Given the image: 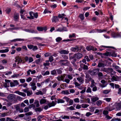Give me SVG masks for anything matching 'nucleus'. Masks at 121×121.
Listing matches in <instances>:
<instances>
[{
	"label": "nucleus",
	"instance_id": "1",
	"mask_svg": "<svg viewBox=\"0 0 121 121\" xmlns=\"http://www.w3.org/2000/svg\"><path fill=\"white\" fill-rule=\"evenodd\" d=\"M56 104V102L54 101H52L51 103H48V104L47 105H46L44 106V109L45 110H47L48 108H50L52 106H54Z\"/></svg>",
	"mask_w": 121,
	"mask_h": 121
},
{
	"label": "nucleus",
	"instance_id": "2",
	"mask_svg": "<svg viewBox=\"0 0 121 121\" xmlns=\"http://www.w3.org/2000/svg\"><path fill=\"white\" fill-rule=\"evenodd\" d=\"M99 69H93L91 71L90 73L91 75H94L96 74L99 72Z\"/></svg>",
	"mask_w": 121,
	"mask_h": 121
},
{
	"label": "nucleus",
	"instance_id": "3",
	"mask_svg": "<svg viewBox=\"0 0 121 121\" xmlns=\"http://www.w3.org/2000/svg\"><path fill=\"white\" fill-rule=\"evenodd\" d=\"M10 86L11 87H13L17 86L19 85V82L17 80H14L13 82H10Z\"/></svg>",
	"mask_w": 121,
	"mask_h": 121
},
{
	"label": "nucleus",
	"instance_id": "4",
	"mask_svg": "<svg viewBox=\"0 0 121 121\" xmlns=\"http://www.w3.org/2000/svg\"><path fill=\"white\" fill-rule=\"evenodd\" d=\"M57 31L64 32L68 31V30L65 27H63L62 28H59L56 30Z\"/></svg>",
	"mask_w": 121,
	"mask_h": 121
},
{
	"label": "nucleus",
	"instance_id": "5",
	"mask_svg": "<svg viewBox=\"0 0 121 121\" xmlns=\"http://www.w3.org/2000/svg\"><path fill=\"white\" fill-rule=\"evenodd\" d=\"M112 36L114 38L121 37V35L118 33L112 32Z\"/></svg>",
	"mask_w": 121,
	"mask_h": 121
},
{
	"label": "nucleus",
	"instance_id": "6",
	"mask_svg": "<svg viewBox=\"0 0 121 121\" xmlns=\"http://www.w3.org/2000/svg\"><path fill=\"white\" fill-rule=\"evenodd\" d=\"M114 106L118 110H120L121 108V102L120 103H116L114 104Z\"/></svg>",
	"mask_w": 121,
	"mask_h": 121
},
{
	"label": "nucleus",
	"instance_id": "7",
	"mask_svg": "<svg viewBox=\"0 0 121 121\" xmlns=\"http://www.w3.org/2000/svg\"><path fill=\"white\" fill-rule=\"evenodd\" d=\"M65 77V75H61L60 76H59L56 78L57 79V80L58 81H62L64 82V78Z\"/></svg>",
	"mask_w": 121,
	"mask_h": 121
},
{
	"label": "nucleus",
	"instance_id": "8",
	"mask_svg": "<svg viewBox=\"0 0 121 121\" xmlns=\"http://www.w3.org/2000/svg\"><path fill=\"white\" fill-rule=\"evenodd\" d=\"M30 86H31V88L33 90H35L36 88V83L33 82H31L30 83Z\"/></svg>",
	"mask_w": 121,
	"mask_h": 121
},
{
	"label": "nucleus",
	"instance_id": "9",
	"mask_svg": "<svg viewBox=\"0 0 121 121\" xmlns=\"http://www.w3.org/2000/svg\"><path fill=\"white\" fill-rule=\"evenodd\" d=\"M60 62L61 65H66L69 62V61L67 60H61Z\"/></svg>",
	"mask_w": 121,
	"mask_h": 121
},
{
	"label": "nucleus",
	"instance_id": "10",
	"mask_svg": "<svg viewBox=\"0 0 121 121\" xmlns=\"http://www.w3.org/2000/svg\"><path fill=\"white\" fill-rule=\"evenodd\" d=\"M82 55L81 53H77L74 54V58H76L77 59H79L82 57Z\"/></svg>",
	"mask_w": 121,
	"mask_h": 121
},
{
	"label": "nucleus",
	"instance_id": "11",
	"mask_svg": "<svg viewBox=\"0 0 121 121\" xmlns=\"http://www.w3.org/2000/svg\"><path fill=\"white\" fill-rule=\"evenodd\" d=\"M8 98L9 100L12 101L15 99V95L13 94H10L8 96Z\"/></svg>",
	"mask_w": 121,
	"mask_h": 121
},
{
	"label": "nucleus",
	"instance_id": "12",
	"mask_svg": "<svg viewBox=\"0 0 121 121\" xmlns=\"http://www.w3.org/2000/svg\"><path fill=\"white\" fill-rule=\"evenodd\" d=\"M37 29L39 31H41L43 30L45 31H46L47 30V28L46 27H38L37 28Z\"/></svg>",
	"mask_w": 121,
	"mask_h": 121
},
{
	"label": "nucleus",
	"instance_id": "13",
	"mask_svg": "<svg viewBox=\"0 0 121 121\" xmlns=\"http://www.w3.org/2000/svg\"><path fill=\"white\" fill-rule=\"evenodd\" d=\"M79 48L77 46H76L71 48V50L73 52H76L78 51Z\"/></svg>",
	"mask_w": 121,
	"mask_h": 121
},
{
	"label": "nucleus",
	"instance_id": "14",
	"mask_svg": "<svg viewBox=\"0 0 121 121\" xmlns=\"http://www.w3.org/2000/svg\"><path fill=\"white\" fill-rule=\"evenodd\" d=\"M77 80L79 82L80 85L83 83L84 82V80L81 77L77 78Z\"/></svg>",
	"mask_w": 121,
	"mask_h": 121
},
{
	"label": "nucleus",
	"instance_id": "15",
	"mask_svg": "<svg viewBox=\"0 0 121 121\" xmlns=\"http://www.w3.org/2000/svg\"><path fill=\"white\" fill-rule=\"evenodd\" d=\"M15 93L23 97H25L26 96V95L25 93L18 91H15Z\"/></svg>",
	"mask_w": 121,
	"mask_h": 121
},
{
	"label": "nucleus",
	"instance_id": "16",
	"mask_svg": "<svg viewBox=\"0 0 121 121\" xmlns=\"http://www.w3.org/2000/svg\"><path fill=\"white\" fill-rule=\"evenodd\" d=\"M19 15L18 13H15L13 17V19L15 21H17L18 19Z\"/></svg>",
	"mask_w": 121,
	"mask_h": 121
},
{
	"label": "nucleus",
	"instance_id": "17",
	"mask_svg": "<svg viewBox=\"0 0 121 121\" xmlns=\"http://www.w3.org/2000/svg\"><path fill=\"white\" fill-rule=\"evenodd\" d=\"M119 78L117 76H113L111 78V80L112 81H118L119 80Z\"/></svg>",
	"mask_w": 121,
	"mask_h": 121
},
{
	"label": "nucleus",
	"instance_id": "18",
	"mask_svg": "<svg viewBox=\"0 0 121 121\" xmlns=\"http://www.w3.org/2000/svg\"><path fill=\"white\" fill-rule=\"evenodd\" d=\"M91 101L93 102H95L99 99V98L97 97L93 96L91 98Z\"/></svg>",
	"mask_w": 121,
	"mask_h": 121
},
{
	"label": "nucleus",
	"instance_id": "19",
	"mask_svg": "<svg viewBox=\"0 0 121 121\" xmlns=\"http://www.w3.org/2000/svg\"><path fill=\"white\" fill-rule=\"evenodd\" d=\"M59 53L61 54H67L69 53V52L65 50H62L60 51Z\"/></svg>",
	"mask_w": 121,
	"mask_h": 121
},
{
	"label": "nucleus",
	"instance_id": "20",
	"mask_svg": "<svg viewBox=\"0 0 121 121\" xmlns=\"http://www.w3.org/2000/svg\"><path fill=\"white\" fill-rule=\"evenodd\" d=\"M58 21V17L57 16L54 17L52 20V22H56Z\"/></svg>",
	"mask_w": 121,
	"mask_h": 121
},
{
	"label": "nucleus",
	"instance_id": "21",
	"mask_svg": "<svg viewBox=\"0 0 121 121\" xmlns=\"http://www.w3.org/2000/svg\"><path fill=\"white\" fill-rule=\"evenodd\" d=\"M113 71V69L112 68H107L106 73L109 74L112 72Z\"/></svg>",
	"mask_w": 121,
	"mask_h": 121
},
{
	"label": "nucleus",
	"instance_id": "22",
	"mask_svg": "<svg viewBox=\"0 0 121 121\" xmlns=\"http://www.w3.org/2000/svg\"><path fill=\"white\" fill-rule=\"evenodd\" d=\"M24 30L26 32L29 33H35V31L34 30L32 29L30 30L28 29H25Z\"/></svg>",
	"mask_w": 121,
	"mask_h": 121
},
{
	"label": "nucleus",
	"instance_id": "23",
	"mask_svg": "<svg viewBox=\"0 0 121 121\" xmlns=\"http://www.w3.org/2000/svg\"><path fill=\"white\" fill-rule=\"evenodd\" d=\"M24 39H15L11 41V42H16L21 41H24Z\"/></svg>",
	"mask_w": 121,
	"mask_h": 121
},
{
	"label": "nucleus",
	"instance_id": "24",
	"mask_svg": "<svg viewBox=\"0 0 121 121\" xmlns=\"http://www.w3.org/2000/svg\"><path fill=\"white\" fill-rule=\"evenodd\" d=\"M61 93L62 94H64L65 95H68L70 94L68 90L63 91L61 92Z\"/></svg>",
	"mask_w": 121,
	"mask_h": 121
},
{
	"label": "nucleus",
	"instance_id": "25",
	"mask_svg": "<svg viewBox=\"0 0 121 121\" xmlns=\"http://www.w3.org/2000/svg\"><path fill=\"white\" fill-rule=\"evenodd\" d=\"M51 74L52 75H57V72L56 69H54L51 71Z\"/></svg>",
	"mask_w": 121,
	"mask_h": 121
},
{
	"label": "nucleus",
	"instance_id": "26",
	"mask_svg": "<svg viewBox=\"0 0 121 121\" xmlns=\"http://www.w3.org/2000/svg\"><path fill=\"white\" fill-rule=\"evenodd\" d=\"M113 109L112 108L110 107H107L105 108V110L108 111H111Z\"/></svg>",
	"mask_w": 121,
	"mask_h": 121
},
{
	"label": "nucleus",
	"instance_id": "27",
	"mask_svg": "<svg viewBox=\"0 0 121 121\" xmlns=\"http://www.w3.org/2000/svg\"><path fill=\"white\" fill-rule=\"evenodd\" d=\"M34 104L35 106H36V107H39V101L37 100H35L34 102Z\"/></svg>",
	"mask_w": 121,
	"mask_h": 121
},
{
	"label": "nucleus",
	"instance_id": "28",
	"mask_svg": "<svg viewBox=\"0 0 121 121\" xmlns=\"http://www.w3.org/2000/svg\"><path fill=\"white\" fill-rule=\"evenodd\" d=\"M15 59L17 60V62H22V60L21 58L19 56H17L15 57Z\"/></svg>",
	"mask_w": 121,
	"mask_h": 121
},
{
	"label": "nucleus",
	"instance_id": "29",
	"mask_svg": "<svg viewBox=\"0 0 121 121\" xmlns=\"http://www.w3.org/2000/svg\"><path fill=\"white\" fill-rule=\"evenodd\" d=\"M50 73L49 72L47 71L44 72H43L42 73V74L43 76L47 75H49Z\"/></svg>",
	"mask_w": 121,
	"mask_h": 121
},
{
	"label": "nucleus",
	"instance_id": "30",
	"mask_svg": "<svg viewBox=\"0 0 121 121\" xmlns=\"http://www.w3.org/2000/svg\"><path fill=\"white\" fill-rule=\"evenodd\" d=\"M73 80L74 81V83L75 86L78 87L80 86V84L78 83V82H76V80L75 78H74Z\"/></svg>",
	"mask_w": 121,
	"mask_h": 121
},
{
	"label": "nucleus",
	"instance_id": "31",
	"mask_svg": "<svg viewBox=\"0 0 121 121\" xmlns=\"http://www.w3.org/2000/svg\"><path fill=\"white\" fill-rule=\"evenodd\" d=\"M46 100L45 99H41L40 101V104H42L46 103Z\"/></svg>",
	"mask_w": 121,
	"mask_h": 121
},
{
	"label": "nucleus",
	"instance_id": "32",
	"mask_svg": "<svg viewBox=\"0 0 121 121\" xmlns=\"http://www.w3.org/2000/svg\"><path fill=\"white\" fill-rule=\"evenodd\" d=\"M65 102V100L61 99H57V103H64Z\"/></svg>",
	"mask_w": 121,
	"mask_h": 121
},
{
	"label": "nucleus",
	"instance_id": "33",
	"mask_svg": "<svg viewBox=\"0 0 121 121\" xmlns=\"http://www.w3.org/2000/svg\"><path fill=\"white\" fill-rule=\"evenodd\" d=\"M9 51V50L8 49H5L4 50H0V53H3L7 52Z\"/></svg>",
	"mask_w": 121,
	"mask_h": 121
},
{
	"label": "nucleus",
	"instance_id": "34",
	"mask_svg": "<svg viewBox=\"0 0 121 121\" xmlns=\"http://www.w3.org/2000/svg\"><path fill=\"white\" fill-rule=\"evenodd\" d=\"M104 64L102 63H99L98 65V66L99 68L104 67Z\"/></svg>",
	"mask_w": 121,
	"mask_h": 121
},
{
	"label": "nucleus",
	"instance_id": "35",
	"mask_svg": "<svg viewBox=\"0 0 121 121\" xmlns=\"http://www.w3.org/2000/svg\"><path fill=\"white\" fill-rule=\"evenodd\" d=\"M93 48V47L92 46H87L86 48V49L88 51L92 50Z\"/></svg>",
	"mask_w": 121,
	"mask_h": 121
},
{
	"label": "nucleus",
	"instance_id": "36",
	"mask_svg": "<svg viewBox=\"0 0 121 121\" xmlns=\"http://www.w3.org/2000/svg\"><path fill=\"white\" fill-rule=\"evenodd\" d=\"M111 91L110 90H104L102 92L103 93L105 94H107L109 93Z\"/></svg>",
	"mask_w": 121,
	"mask_h": 121
},
{
	"label": "nucleus",
	"instance_id": "37",
	"mask_svg": "<svg viewBox=\"0 0 121 121\" xmlns=\"http://www.w3.org/2000/svg\"><path fill=\"white\" fill-rule=\"evenodd\" d=\"M12 72L11 71H8L4 73V74L6 75H9L11 74L12 73Z\"/></svg>",
	"mask_w": 121,
	"mask_h": 121
},
{
	"label": "nucleus",
	"instance_id": "38",
	"mask_svg": "<svg viewBox=\"0 0 121 121\" xmlns=\"http://www.w3.org/2000/svg\"><path fill=\"white\" fill-rule=\"evenodd\" d=\"M110 54L112 56L116 57L117 56V54L115 52H111Z\"/></svg>",
	"mask_w": 121,
	"mask_h": 121
},
{
	"label": "nucleus",
	"instance_id": "39",
	"mask_svg": "<svg viewBox=\"0 0 121 121\" xmlns=\"http://www.w3.org/2000/svg\"><path fill=\"white\" fill-rule=\"evenodd\" d=\"M35 94L37 95H42L43 94V93L41 91H39L36 92Z\"/></svg>",
	"mask_w": 121,
	"mask_h": 121
},
{
	"label": "nucleus",
	"instance_id": "40",
	"mask_svg": "<svg viewBox=\"0 0 121 121\" xmlns=\"http://www.w3.org/2000/svg\"><path fill=\"white\" fill-rule=\"evenodd\" d=\"M86 91L87 93H91L92 92L91 89L90 87H88L87 88Z\"/></svg>",
	"mask_w": 121,
	"mask_h": 121
},
{
	"label": "nucleus",
	"instance_id": "41",
	"mask_svg": "<svg viewBox=\"0 0 121 121\" xmlns=\"http://www.w3.org/2000/svg\"><path fill=\"white\" fill-rule=\"evenodd\" d=\"M16 110L20 112H23V110L22 109H20L19 107H17L16 108Z\"/></svg>",
	"mask_w": 121,
	"mask_h": 121
},
{
	"label": "nucleus",
	"instance_id": "42",
	"mask_svg": "<svg viewBox=\"0 0 121 121\" xmlns=\"http://www.w3.org/2000/svg\"><path fill=\"white\" fill-rule=\"evenodd\" d=\"M50 79L49 78H48L46 79L45 81H44L45 83L47 84L48 83L50 82Z\"/></svg>",
	"mask_w": 121,
	"mask_h": 121
},
{
	"label": "nucleus",
	"instance_id": "43",
	"mask_svg": "<svg viewBox=\"0 0 121 121\" xmlns=\"http://www.w3.org/2000/svg\"><path fill=\"white\" fill-rule=\"evenodd\" d=\"M96 103L97 106H99L101 105L102 104V102L101 100H99L97 101Z\"/></svg>",
	"mask_w": 121,
	"mask_h": 121
},
{
	"label": "nucleus",
	"instance_id": "44",
	"mask_svg": "<svg viewBox=\"0 0 121 121\" xmlns=\"http://www.w3.org/2000/svg\"><path fill=\"white\" fill-rule=\"evenodd\" d=\"M67 109L68 110V109H69L70 110H74L75 109L74 108V107L72 106H71L70 107H67Z\"/></svg>",
	"mask_w": 121,
	"mask_h": 121
},
{
	"label": "nucleus",
	"instance_id": "45",
	"mask_svg": "<svg viewBox=\"0 0 121 121\" xmlns=\"http://www.w3.org/2000/svg\"><path fill=\"white\" fill-rule=\"evenodd\" d=\"M29 111V109L28 107H26L24 109V111L25 112H27Z\"/></svg>",
	"mask_w": 121,
	"mask_h": 121
},
{
	"label": "nucleus",
	"instance_id": "46",
	"mask_svg": "<svg viewBox=\"0 0 121 121\" xmlns=\"http://www.w3.org/2000/svg\"><path fill=\"white\" fill-rule=\"evenodd\" d=\"M89 106V105L85 104H82L81 105L82 107L84 108H86Z\"/></svg>",
	"mask_w": 121,
	"mask_h": 121
},
{
	"label": "nucleus",
	"instance_id": "47",
	"mask_svg": "<svg viewBox=\"0 0 121 121\" xmlns=\"http://www.w3.org/2000/svg\"><path fill=\"white\" fill-rule=\"evenodd\" d=\"M56 72L58 74H61L62 73V71L60 69H56Z\"/></svg>",
	"mask_w": 121,
	"mask_h": 121
},
{
	"label": "nucleus",
	"instance_id": "48",
	"mask_svg": "<svg viewBox=\"0 0 121 121\" xmlns=\"http://www.w3.org/2000/svg\"><path fill=\"white\" fill-rule=\"evenodd\" d=\"M99 47L101 48L102 49H103V50H104L106 48H108L109 47H108L104 46H100Z\"/></svg>",
	"mask_w": 121,
	"mask_h": 121
},
{
	"label": "nucleus",
	"instance_id": "49",
	"mask_svg": "<svg viewBox=\"0 0 121 121\" xmlns=\"http://www.w3.org/2000/svg\"><path fill=\"white\" fill-rule=\"evenodd\" d=\"M43 116H39L37 117V119L38 120V121H41V119H42Z\"/></svg>",
	"mask_w": 121,
	"mask_h": 121
},
{
	"label": "nucleus",
	"instance_id": "50",
	"mask_svg": "<svg viewBox=\"0 0 121 121\" xmlns=\"http://www.w3.org/2000/svg\"><path fill=\"white\" fill-rule=\"evenodd\" d=\"M33 114L32 112L31 111L29 112H28L25 113V115L26 116H30Z\"/></svg>",
	"mask_w": 121,
	"mask_h": 121
},
{
	"label": "nucleus",
	"instance_id": "51",
	"mask_svg": "<svg viewBox=\"0 0 121 121\" xmlns=\"http://www.w3.org/2000/svg\"><path fill=\"white\" fill-rule=\"evenodd\" d=\"M95 108V107H91L90 108V111L91 112H93L94 111Z\"/></svg>",
	"mask_w": 121,
	"mask_h": 121
},
{
	"label": "nucleus",
	"instance_id": "52",
	"mask_svg": "<svg viewBox=\"0 0 121 121\" xmlns=\"http://www.w3.org/2000/svg\"><path fill=\"white\" fill-rule=\"evenodd\" d=\"M58 85V83L57 82L55 83L52 86V87L54 88L56 87Z\"/></svg>",
	"mask_w": 121,
	"mask_h": 121
},
{
	"label": "nucleus",
	"instance_id": "53",
	"mask_svg": "<svg viewBox=\"0 0 121 121\" xmlns=\"http://www.w3.org/2000/svg\"><path fill=\"white\" fill-rule=\"evenodd\" d=\"M103 114L104 115H107L108 113V111L107 110H106L105 109L103 111Z\"/></svg>",
	"mask_w": 121,
	"mask_h": 121
},
{
	"label": "nucleus",
	"instance_id": "54",
	"mask_svg": "<svg viewBox=\"0 0 121 121\" xmlns=\"http://www.w3.org/2000/svg\"><path fill=\"white\" fill-rule=\"evenodd\" d=\"M79 17L82 20H83L84 18V17L83 14H81L80 15Z\"/></svg>",
	"mask_w": 121,
	"mask_h": 121
},
{
	"label": "nucleus",
	"instance_id": "55",
	"mask_svg": "<svg viewBox=\"0 0 121 121\" xmlns=\"http://www.w3.org/2000/svg\"><path fill=\"white\" fill-rule=\"evenodd\" d=\"M19 76H20L19 74H14L13 75H12L11 77L13 78H14L15 77H17Z\"/></svg>",
	"mask_w": 121,
	"mask_h": 121
},
{
	"label": "nucleus",
	"instance_id": "56",
	"mask_svg": "<svg viewBox=\"0 0 121 121\" xmlns=\"http://www.w3.org/2000/svg\"><path fill=\"white\" fill-rule=\"evenodd\" d=\"M61 56L63 57V58L64 59H67L68 58V57L66 55H62Z\"/></svg>",
	"mask_w": 121,
	"mask_h": 121
},
{
	"label": "nucleus",
	"instance_id": "57",
	"mask_svg": "<svg viewBox=\"0 0 121 121\" xmlns=\"http://www.w3.org/2000/svg\"><path fill=\"white\" fill-rule=\"evenodd\" d=\"M57 6V5L56 4H54L53 5H51L50 6V7L51 8L53 9L56 8Z\"/></svg>",
	"mask_w": 121,
	"mask_h": 121
},
{
	"label": "nucleus",
	"instance_id": "58",
	"mask_svg": "<svg viewBox=\"0 0 121 121\" xmlns=\"http://www.w3.org/2000/svg\"><path fill=\"white\" fill-rule=\"evenodd\" d=\"M28 48L30 49L33 48V45H28L27 46Z\"/></svg>",
	"mask_w": 121,
	"mask_h": 121
},
{
	"label": "nucleus",
	"instance_id": "59",
	"mask_svg": "<svg viewBox=\"0 0 121 121\" xmlns=\"http://www.w3.org/2000/svg\"><path fill=\"white\" fill-rule=\"evenodd\" d=\"M62 38L60 37H58L56 39V40L57 42H59L62 40Z\"/></svg>",
	"mask_w": 121,
	"mask_h": 121
},
{
	"label": "nucleus",
	"instance_id": "60",
	"mask_svg": "<svg viewBox=\"0 0 121 121\" xmlns=\"http://www.w3.org/2000/svg\"><path fill=\"white\" fill-rule=\"evenodd\" d=\"M63 99H65L67 102H69V98L66 96L64 97L63 98Z\"/></svg>",
	"mask_w": 121,
	"mask_h": 121
},
{
	"label": "nucleus",
	"instance_id": "61",
	"mask_svg": "<svg viewBox=\"0 0 121 121\" xmlns=\"http://www.w3.org/2000/svg\"><path fill=\"white\" fill-rule=\"evenodd\" d=\"M69 105H72L73 103V100L70 99V100L69 102Z\"/></svg>",
	"mask_w": 121,
	"mask_h": 121
},
{
	"label": "nucleus",
	"instance_id": "62",
	"mask_svg": "<svg viewBox=\"0 0 121 121\" xmlns=\"http://www.w3.org/2000/svg\"><path fill=\"white\" fill-rule=\"evenodd\" d=\"M92 88V90L93 91H96L97 90V88L96 86H94Z\"/></svg>",
	"mask_w": 121,
	"mask_h": 121
},
{
	"label": "nucleus",
	"instance_id": "63",
	"mask_svg": "<svg viewBox=\"0 0 121 121\" xmlns=\"http://www.w3.org/2000/svg\"><path fill=\"white\" fill-rule=\"evenodd\" d=\"M49 61L50 62H52L53 60V57L52 56H51L50 57H49Z\"/></svg>",
	"mask_w": 121,
	"mask_h": 121
},
{
	"label": "nucleus",
	"instance_id": "64",
	"mask_svg": "<svg viewBox=\"0 0 121 121\" xmlns=\"http://www.w3.org/2000/svg\"><path fill=\"white\" fill-rule=\"evenodd\" d=\"M7 121H14V120L12 119L11 118L8 117L6 118Z\"/></svg>",
	"mask_w": 121,
	"mask_h": 121
}]
</instances>
